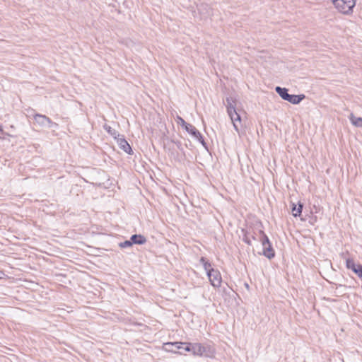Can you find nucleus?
Here are the masks:
<instances>
[{
    "label": "nucleus",
    "mask_w": 362,
    "mask_h": 362,
    "mask_svg": "<svg viewBox=\"0 0 362 362\" xmlns=\"http://www.w3.org/2000/svg\"><path fill=\"white\" fill-rule=\"evenodd\" d=\"M131 241L132 244L143 245L146 242V239L144 235H133L131 237Z\"/></svg>",
    "instance_id": "12"
},
{
    "label": "nucleus",
    "mask_w": 362,
    "mask_h": 362,
    "mask_svg": "<svg viewBox=\"0 0 362 362\" xmlns=\"http://www.w3.org/2000/svg\"><path fill=\"white\" fill-rule=\"evenodd\" d=\"M228 115L231 119V122L233 124L234 129L237 132H239L240 127H241V125H240L241 117H240V115L237 112L236 110H234V112H232L228 113Z\"/></svg>",
    "instance_id": "6"
},
{
    "label": "nucleus",
    "mask_w": 362,
    "mask_h": 362,
    "mask_svg": "<svg viewBox=\"0 0 362 362\" xmlns=\"http://www.w3.org/2000/svg\"><path fill=\"white\" fill-rule=\"evenodd\" d=\"M346 265L348 269H351L352 271H355V269L359 264H356L352 259H347L346 261Z\"/></svg>",
    "instance_id": "18"
},
{
    "label": "nucleus",
    "mask_w": 362,
    "mask_h": 362,
    "mask_svg": "<svg viewBox=\"0 0 362 362\" xmlns=\"http://www.w3.org/2000/svg\"><path fill=\"white\" fill-rule=\"evenodd\" d=\"M185 130L197 139L203 146H205V142L202 138L200 132L192 124L186 125Z\"/></svg>",
    "instance_id": "7"
},
{
    "label": "nucleus",
    "mask_w": 362,
    "mask_h": 362,
    "mask_svg": "<svg viewBox=\"0 0 362 362\" xmlns=\"http://www.w3.org/2000/svg\"><path fill=\"white\" fill-rule=\"evenodd\" d=\"M177 121L179 124H180L182 127L186 129V125H189L190 124L187 123L181 117L177 116Z\"/></svg>",
    "instance_id": "20"
},
{
    "label": "nucleus",
    "mask_w": 362,
    "mask_h": 362,
    "mask_svg": "<svg viewBox=\"0 0 362 362\" xmlns=\"http://www.w3.org/2000/svg\"><path fill=\"white\" fill-rule=\"evenodd\" d=\"M200 262L203 264L204 268L206 271V273L211 269H214L211 268V264L208 262L204 257H202Z\"/></svg>",
    "instance_id": "19"
},
{
    "label": "nucleus",
    "mask_w": 362,
    "mask_h": 362,
    "mask_svg": "<svg viewBox=\"0 0 362 362\" xmlns=\"http://www.w3.org/2000/svg\"><path fill=\"white\" fill-rule=\"evenodd\" d=\"M349 119L351 123L356 127H362V117H356L353 113L350 114Z\"/></svg>",
    "instance_id": "14"
},
{
    "label": "nucleus",
    "mask_w": 362,
    "mask_h": 362,
    "mask_svg": "<svg viewBox=\"0 0 362 362\" xmlns=\"http://www.w3.org/2000/svg\"><path fill=\"white\" fill-rule=\"evenodd\" d=\"M199 13L201 16V19L207 18L211 14V8L207 4H201L198 7Z\"/></svg>",
    "instance_id": "9"
},
{
    "label": "nucleus",
    "mask_w": 362,
    "mask_h": 362,
    "mask_svg": "<svg viewBox=\"0 0 362 362\" xmlns=\"http://www.w3.org/2000/svg\"><path fill=\"white\" fill-rule=\"evenodd\" d=\"M119 245L122 248H125V247H128L132 246V243L131 240H126L124 242L120 243Z\"/></svg>",
    "instance_id": "22"
},
{
    "label": "nucleus",
    "mask_w": 362,
    "mask_h": 362,
    "mask_svg": "<svg viewBox=\"0 0 362 362\" xmlns=\"http://www.w3.org/2000/svg\"><path fill=\"white\" fill-rule=\"evenodd\" d=\"M304 98V95H290L286 101L293 105H297L300 103Z\"/></svg>",
    "instance_id": "11"
},
{
    "label": "nucleus",
    "mask_w": 362,
    "mask_h": 362,
    "mask_svg": "<svg viewBox=\"0 0 362 362\" xmlns=\"http://www.w3.org/2000/svg\"><path fill=\"white\" fill-rule=\"evenodd\" d=\"M207 276L211 284L214 287H219L221 284V276L218 270L211 269L207 272Z\"/></svg>",
    "instance_id": "3"
},
{
    "label": "nucleus",
    "mask_w": 362,
    "mask_h": 362,
    "mask_svg": "<svg viewBox=\"0 0 362 362\" xmlns=\"http://www.w3.org/2000/svg\"><path fill=\"white\" fill-rule=\"evenodd\" d=\"M334 7L344 14H349L352 12L356 5L354 0H331Z\"/></svg>",
    "instance_id": "1"
},
{
    "label": "nucleus",
    "mask_w": 362,
    "mask_h": 362,
    "mask_svg": "<svg viewBox=\"0 0 362 362\" xmlns=\"http://www.w3.org/2000/svg\"><path fill=\"white\" fill-rule=\"evenodd\" d=\"M276 92L279 95V96L284 100H287L290 94L288 93V89L286 88H281L280 86H276L275 88Z\"/></svg>",
    "instance_id": "13"
},
{
    "label": "nucleus",
    "mask_w": 362,
    "mask_h": 362,
    "mask_svg": "<svg viewBox=\"0 0 362 362\" xmlns=\"http://www.w3.org/2000/svg\"><path fill=\"white\" fill-rule=\"evenodd\" d=\"M34 119L39 125L42 127H51L53 124H54L48 117L43 115H35Z\"/></svg>",
    "instance_id": "4"
},
{
    "label": "nucleus",
    "mask_w": 362,
    "mask_h": 362,
    "mask_svg": "<svg viewBox=\"0 0 362 362\" xmlns=\"http://www.w3.org/2000/svg\"><path fill=\"white\" fill-rule=\"evenodd\" d=\"M303 205L301 204H298L297 206L296 204H293L292 207V213L293 216L295 217L299 216L302 212Z\"/></svg>",
    "instance_id": "17"
},
{
    "label": "nucleus",
    "mask_w": 362,
    "mask_h": 362,
    "mask_svg": "<svg viewBox=\"0 0 362 362\" xmlns=\"http://www.w3.org/2000/svg\"><path fill=\"white\" fill-rule=\"evenodd\" d=\"M205 351V348L199 343H192L191 352L194 356H202Z\"/></svg>",
    "instance_id": "10"
},
{
    "label": "nucleus",
    "mask_w": 362,
    "mask_h": 362,
    "mask_svg": "<svg viewBox=\"0 0 362 362\" xmlns=\"http://www.w3.org/2000/svg\"><path fill=\"white\" fill-rule=\"evenodd\" d=\"M261 234L260 240L263 247V255L268 259H272L275 256V252L272 248L269 238L263 231L259 232Z\"/></svg>",
    "instance_id": "2"
},
{
    "label": "nucleus",
    "mask_w": 362,
    "mask_h": 362,
    "mask_svg": "<svg viewBox=\"0 0 362 362\" xmlns=\"http://www.w3.org/2000/svg\"><path fill=\"white\" fill-rule=\"evenodd\" d=\"M226 108L227 112L230 113L235 110V101L233 98H226Z\"/></svg>",
    "instance_id": "15"
},
{
    "label": "nucleus",
    "mask_w": 362,
    "mask_h": 362,
    "mask_svg": "<svg viewBox=\"0 0 362 362\" xmlns=\"http://www.w3.org/2000/svg\"><path fill=\"white\" fill-rule=\"evenodd\" d=\"M183 343L185 344H183L182 349H184L186 351L191 352L192 343H185V342H183Z\"/></svg>",
    "instance_id": "23"
},
{
    "label": "nucleus",
    "mask_w": 362,
    "mask_h": 362,
    "mask_svg": "<svg viewBox=\"0 0 362 362\" xmlns=\"http://www.w3.org/2000/svg\"><path fill=\"white\" fill-rule=\"evenodd\" d=\"M356 274L358 275V277L362 279V265L359 264L355 269V271H353Z\"/></svg>",
    "instance_id": "21"
},
{
    "label": "nucleus",
    "mask_w": 362,
    "mask_h": 362,
    "mask_svg": "<svg viewBox=\"0 0 362 362\" xmlns=\"http://www.w3.org/2000/svg\"><path fill=\"white\" fill-rule=\"evenodd\" d=\"M103 128L105 131H107V132L111 135L112 137H114V139H117L120 134L118 133L117 131H116L115 129H112L110 126H109L108 124H105L103 125Z\"/></svg>",
    "instance_id": "16"
},
{
    "label": "nucleus",
    "mask_w": 362,
    "mask_h": 362,
    "mask_svg": "<svg viewBox=\"0 0 362 362\" xmlns=\"http://www.w3.org/2000/svg\"><path fill=\"white\" fill-rule=\"evenodd\" d=\"M183 344H185L179 341L167 342L163 344V349L165 351L177 353L176 351L173 349V347H175L177 349H181L182 348Z\"/></svg>",
    "instance_id": "8"
},
{
    "label": "nucleus",
    "mask_w": 362,
    "mask_h": 362,
    "mask_svg": "<svg viewBox=\"0 0 362 362\" xmlns=\"http://www.w3.org/2000/svg\"><path fill=\"white\" fill-rule=\"evenodd\" d=\"M117 141V143L119 148L123 150L125 153L128 154L132 153V150L129 144V143L127 141V140L124 139V136L119 135L117 139H115Z\"/></svg>",
    "instance_id": "5"
}]
</instances>
